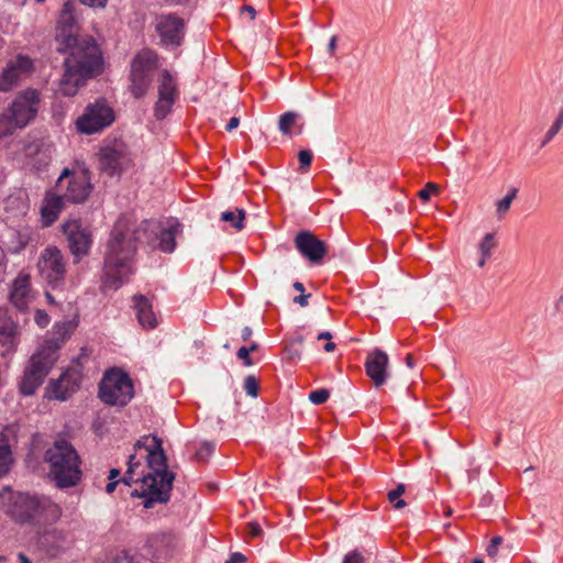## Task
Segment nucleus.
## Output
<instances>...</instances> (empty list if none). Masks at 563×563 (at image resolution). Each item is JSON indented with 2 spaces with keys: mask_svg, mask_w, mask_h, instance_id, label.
I'll return each instance as SVG.
<instances>
[{
  "mask_svg": "<svg viewBox=\"0 0 563 563\" xmlns=\"http://www.w3.org/2000/svg\"><path fill=\"white\" fill-rule=\"evenodd\" d=\"M109 0H79V2L91 9H104Z\"/></svg>",
  "mask_w": 563,
  "mask_h": 563,
  "instance_id": "nucleus-55",
  "label": "nucleus"
},
{
  "mask_svg": "<svg viewBox=\"0 0 563 563\" xmlns=\"http://www.w3.org/2000/svg\"><path fill=\"white\" fill-rule=\"evenodd\" d=\"M157 66L158 54L152 48H144L132 58L129 74V90L133 98L142 99L146 96L152 82L151 73Z\"/></svg>",
  "mask_w": 563,
  "mask_h": 563,
  "instance_id": "nucleus-8",
  "label": "nucleus"
},
{
  "mask_svg": "<svg viewBox=\"0 0 563 563\" xmlns=\"http://www.w3.org/2000/svg\"><path fill=\"white\" fill-rule=\"evenodd\" d=\"M41 274L53 290L63 288L66 268L63 254L58 249L47 247L44 250L42 254Z\"/></svg>",
  "mask_w": 563,
  "mask_h": 563,
  "instance_id": "nucleus-19",
  "label": "nucleus"
},
{
  "mask_svg": "<svg viewBox=\"0 0 563 563\" xmlns=\"http://www.w3.org/2000/svg\"><path fill=\"white\" fill-rule=\"evenodd\" d=\"M183 224L175 217H168L164 220L158 239L153 245V250H159L163 253H173L176 249V236L181 233Z\"/></svg>",
  "mask_w": 563,
  "mask_h": 563,
  "instance_id": "nucleus-25",
  "label": "nucleus"
},
{
  "mask_svg": "<svg viewBox=\"0 0 563 563\" xmlns=\"http://www.w3.org/2000/svg\"><path fill=\"white\" fill-rule=\"evenodd\" d=\"M245 216L246 213H221L220 221L230 223L236 231H241L245 227Z\"/></svg>",
  "mask_w": 563,
  "mask_h": 563,
  "instance_id": "nucleus-37",
  "label": "nucleus"
},
{
  "mask_svg": "<svg viewBox=\"0 0 563 563\" xmlns=\"http://www.w3.org/2000/svg\"><path fill=\"white\" fill-rule=\"evenodd\" d=\"M175 534L167 531L152 533L146 538L145 547L148 553L159 559L167 556L175 547Z\"/></svg>",
  "mask_w": 563,
  "mask_h": 563,
  "instance_id": "nucleus-26",
  "label": "nucleus"
},
{
  "mask_svg": "<svg viewBox=\"0 0 563 563\" xmlns=\"http://www.w3.org/2000/svg\"><path fill=\"white\" fill-rule=\"evenodd\" d=\"M153 438H158L156 434H145L136 440L134 444V450L144 449L147 453L151 450V443H153Z\"/></svg>",
  "mask_w": 563,
  "mask_h": 563,
  "instance_id": "nucleus-49",
  "label": "nucleus"
},
{
  "mask_svg": "<svg viewBox=\"0 0 563 563\" xmlns=\"http://www.w3.org/2000/svg\"><path fill=\"white\" fill-rule=\"evenodd\" d=\"M415 201L409 200L407 197H402L401 200L397 201L394 206L395 211H411Z\"/></svg>",
  "mask_w": 563,
  "mask_h": 563,
  "instance_id": "nucleus-52",
  "label": "nucleus"
},
{
  "mask_svg": "<svg viewBox=\"0 0 563 563\" xmlns=\"http://www.w3.org/2000/svg\"><path fill=\"white\" fill-rule=\"evenodd\" d=\"M30 287L31 280L27 275H20L13 282L9 298L19 312L24 313L27 310Z\"/></svg>",
  "mask_w": 563,
  "mask_h": 563,
  "instance_id": "nucleus-29",
  "label": "nucleus"
},
{
  "mask_svg": "<svg viewBox=\"0 0 563 563\" xmlns=\"http://www.w3.org/2000/svg\"><path fill=\"white\" fill-rule=\"evenodd\" d=\"M247 532L252 538H258L263 534L261 525L256 521L247 523Z\"/></svg>",
  "mask_w": 563,
  "mask_h": 563,
  "instance_id": "nucleus-56",
  "label": "nucleus"
},
{
  "mask_svg": "<svg viewBox=\"0 0 563 563\" xmlns=\"http://www.w3.org/2000/svg\"><path fill=\"white\" fill-rule=\"evenodd\" d=\"M179 97V89L175 76L168 69H162L158 77L157 101L153 114L157 121H163L173 111Z\"/></svg>",
  "mask_w": 563,
  "mask_h": 563,
  "instance_id": "nucleus-17",
  "label": "nucleus"
},
{
  "mask_svg": "<svg viewBox=\"0 0 563 563\" xmlns=\"http://www.w3.org/2000/svg\"><path fill=\"white\" fill-rule=\"evenodd\" d=\"M141 563L140 558L136 554H131L130 551L123 550L121 555L118 558V563Z\"/></svg>",
  "mask_w": 563,
  "mask_h": 563,
  "instance_id": "nucleus-53",
  "label": "nucleus"
},
{
  "mask_svg": "<svg viewBox=\"0 0 563 563\" xmlns=\"http://www.w3.org/2000/svg\"><path fill=\"white\" fill-rule=\"evenodd\" d=\"M115 121V112L103 97L98 98L84 109L81 115L75 121L78 133L84 135L98 134Z\"/></svg>",
  "mask_w": 563,
  "mask_h": 563,
  "instance_id": "nucleus-9",
  "label": "nucleus"
},
{
  "mask_svg": "<svg viewBox=\"0 0 563 563\" xmlns=\"http://www.w3.org/2000/svg\"><path fill=\"white\" fill-rule=\"evenodd\" d=\"M303 342H305L303 336H302L301 334H298V335L294 336V338L289 341V343H288V344H287V346H286V350H287V351H291V349H294V347H296V346H298V347H302Z\"/></svg>",
  "mask_w": 563,
  "mask_h": 563,
  "instance_id": "nucleus-57",
  "label": "nucleus"
},
{
  "mask_svg": "<svg viewBox=\"0 0 563 563\" xmlns=\"http://www.w3.org/2000/svg\"><path fill=\"white\" fill-rule=\"evenodd\" d=\"M62 231L75 263L90 253L93 239L89 227L84 225L80 220L70 219L62 224Z\"/></svg>",
  "mask_w": 563,
  "mask_h": 563,
  "instance_id": "nucleus-15",
  "label": "nucleus"
},
{
  "mask_svg": "<svg viewBox=\"0 0 563 563\" xmlns=\"http://www.w3.org/2000/svg\"><path fill=\"white\" fill-rule=\"evenodd\" d=\"M9 63L13 64V68L21 74H31L34 70V62L26 54H18L14 60H9Z\"/></svg>",
  "mask_w": 563,
  "mask_h": 563,
  "instance_id": "nucleus-35",
  "label": "nucleus"
},
{
  "mask_svg": "<svg viewBox=\"0 0 563 563\" xmlns=\"http://www.w3.org/2000/svg\"><path fill=\"white\" fill-rule=\"evenodd\" d=\"M20 75L13 68V64L8 62L0 74V92L11 91L18 85Z\"/></svg>",
  "mask_w": 563,
  "mask_h": 563,
  "instance_id": "nucleus-33",
  "label": "nucleus"
},
{
  "mask_svg": "<svg viewBox=\"0 0 563 563\" xmlns=\"http://www.w3.org/2000/svg\"><path fill=\"white\" fill-rule=\"evenodd\" d=\"M294 244L301 256L312 264H321L328 253L327 244L309 230H300Z\"/></svg>",
  "mask_w": 563,
  "mask_h": 563,
  "instance_id": "nucleus-20",
  "label": "nucleus"
},
{
  "mask_svg": "<svg viewBox=\"0 0 563 563\" xmlns=\"http://www.w3.org/2000/svg\"><path fill=\"white\" fill-rule=\"evenodd\" d=\"M187 23L176 12L163 13L155 25V32L159 37V45L173 51L183 45L186 35Z\"/></svg>",
  "mask_w": 563,
  "mask_h": 563,
  "instance_id": "nucleus-14",
  "label": "nucleus"
},
{
  "mask_svg": "<svg viewBox=\"0 0 563 563\" xmlns=\"http://www.w3.org/2000/svg\"><path fill=\"white\" fill-rule=\"evenodd\" d=\"M240 124V118L239 117H232L227 125H225V131L227 132H232L233 130H235Z\"/></svg>",
  "mask_w": 563,
  "mask_h": 563,
  "instance_id": "nucleus-62",
  "label": "nucleus"
},
{
  "mask_svg": "<svg viewBox=\"0 0 563 563\" xmlns=\"http://www.w3.org/2000/svg\"><path fill=\"white\" fill-rule=\"evenodd\" d=\"M132 302L136 319L142 328L146 330L156 328L157 319L153 311V305L150 299L142 294H136L132 297Z\"/></svg>",
  "mask_w": 563,
  "mask_h": 563,
  "instance_id": "nucleus-27",
  "label": "nucleus"
},
{
  "mask_svg": "<svg viewBox=\"0 0 563 563\" xmlns=\"http://www.w3.org/2000/svg\"><path fill=\"white\" fill-rule=\"evenodd\" d=\"M18 128L11 122L5 113L0 117V141L12 135Z\"/></svg>",
  "mask_w": 563,
  "mask_h": 563,
  "instance_id": "nucleus-42",
  "label": "nucleus"
},
{
  "mask_svg": "<svg viewBox=\"0 0 563 563\" xmlns=\"http://www.w3.org/2000/svg\"><path fill=\"white\" fill-rule=\"evenodd\" d=\"M9 516L19 525L42 527L53 525L62 516L60 507L44 495L18 493L12 497Z\"/></svg>",
  "mask_w": 563,
  "mask_h": 563,
  "instance_id": "nucleus-4",
  "label": "nucleus"
},
{
  "mask_svg": "<svg viewBox=\"0 0 563 563\" xmlns=\"http://www.w3.org/2000/svg\"><path fill=\"white\" fill-rule=\"evenodd\" d=\"M309 297H311V294H300L294 298V302L301 307H307Z\"/></svg>",
  "mask_w": 563,
  "mask_h": 563,
  "instance_id": "nucleus-61",
  "label": "nucleus"
},
{
  "mask_svg": "<svg viewBox=\"0 0 563 563\" xmlns=\"http://www.w3.org/2000/svg\"><path fill=\"white\" fill-rule=\"evenodd\" d=\"M30 199L29 194L23 188L14 189L4 199V211H29Z\"/></svg>",
  "mask_w": 563,
  "mask_h": 563,
  "instance_id": "nucleus-30",
  "label": "nucleus"
},
{
  "mask_svg": "<svg viewBox=\"0 0 563 563\" xmlns=\"http://www.w3.org/2000/svg\"><path fill=\"white\" fill-rule=\"evenodd\" d=\"M140 481L143 484V488L141 490H132L130 496L132 498H142L144 508L151 509L156 504H167L170 500L172 490L157 484L155 477L143 475Z\"/></svg>",
  "mask_w": 563,
  "mask_h": 563,
  "instance_id": "nucleus-22",
  "label": "nucleus"
},
{
  "mask_svg": "<svg viewBox=\"0 0 563 563\" xmlns=\"http://www.w3.org/2000/svg\"><path fill=\"white\" fill-rule=\"evenodd\" d=\"M48 464V477L58 489L76 487L82 478L81 459L67 440H57L44 454Z\"/></svg>",
  "mask_w": 563,
  "mask_h": 563,
  "instance_id": "nucleus-3",
  "label": "nucleus"
},
{
  "mask_svg": "<svg viewBox=\"0 0 563 563\" xmlns=\"http://www.w3.org/2000/svg\"><path fill=\"white\" fill-rule=\"evenodd\" d=\"M503 542H504L503 537H500V536L493 537L490 539L489 544L487 545V549H486L487 555L490 558H494L497 554L498 548Z\"/></svg>",
  "mask_w": 563,
  "mask_h": 563,
  "instance_id": "nucleus-50",
  "label": "nucleus"
},
{
  "mask_svg": "<svg viewBox=\"0 0 563 563\" xmlns=\"http://www.w3.org/2000/svg\"><path fill=\"white\" fill-rule=\"evenodd\" d=\"M216 445L211 442H203L200 444V446L197 450V457L198 460H206L208 459L213 452H214Z\"/></svg>",
  "mask_w": 563,
  "mask_h": 563,
  "instance_id": "nucleus-47",
  "label": "nucleus"
},
{
  "mask_svg": "<svg viewBox=\"0 0 563 563\" xmlns=\"http://www.w3.org/2000/svg\"><path fill=\"white\" fill-rule=\"evenodd\" d=\"M55 41L58 44L57 52L66 54L82 36L78 34L80 29V16L77 12L76 4L73 0L63 3L56 19Z\"/></svg>",
  "mask_w": 563,
  "mask_h": 563,
  "instance_id": "nucleus-10",
  "label": "nucleus"
},
{
  "mask_svg": "<svg viewBox=\"0 0 563 563\" xmlns=\"http://www.w3.org/2000/svg\"><path fill=\"white\" fill-rule=\"evenodd\" d=\"M98 397L108 406L125 407L134 397V385L122 368L111 367L98 385Z\"/></svg>",
  "mask_w": 563,
  "mask_h": 563,
  "instance_id": "nucleus-5",
  "label": "nucleus"
},
{
  "mask_svg": "<svg viewBox=\"0 0 563 563\" xmlns=\"http://www.w3.org/2000/svg\"><path fill=\"white\" fill-rule=\"evenodd\" d=\"M13 464V454L9 438L4 432H0V477L5 476Z\"/></svg>",
  "mask_w": 563,
  "mask_h": 563,
  "instance_id": "nucleus-31",
  "label": "nucleus"
},
{
  "mask_svg": "<svg viewBox=\"0 0 563 563\" xmlns=\"http://www.w3.org/2000/svg\"><path fill=\"white\" fill-rule=\"evenodd\" d=\"M246 561V556L240 552H234L230 555L225 563H243Z\"/></svg>",
  "mask_w": 563,
  "mask_h": 563,
  "instance_id": "nucleus-60",
  "label": "nucleus"
},
{
  "mask_svg": "<svg viewBox=\"0 0 563 563\" xmlns=\"http://www.w3.org/2000/svg\"><path fill=\"white\" fill-rule=\"evenodd\" d=\"M494 501V496L490 492H486L479 499L478 506L483 508L489 507Z\"/></svg>",
  "mask_w": 563,
  "mask_h": 563,
  "instance_id": "nucleus-58",
  "label": "nucleus"
},
{
  "mask_svg": "<svg viewBox=\"0 0 563 563\" xmlns=\"http://www.w3.org/2000/svg\"><path fill=\"white\" fill-rule=\"evenodd\" d=\"M562 126H563V108L560 110L556 119L554 120V122L552 123V125L550 126L548 132L545 133L540 146L544 147L559 133V131L562 129Z\"/></svg>",
  "mask_w": 563,
  "mask_h": 563,
  "instance_id": "nucleus-38",
  "label": "nucleus"
},
{
  "mask_svg": "<svg viewBox=\"0 0 563 563\" xmlns=\"http://www.w3.org/2000/svg\"><path fill=\"white\" fill-rule=\"evenodd\" d=\"M40 102L38 90L29 87L16 93L4 113L18 129H24L36 118Z\"/></svg>",
  "mask_w": 563,
  "mask_h": 563,
  "instance_id": "nucleus-13",
  "label": "nucleus"
},
{
  "mask_svg": "<svg viewBox=\"0 0 563 563\" xmlns=\"http://www.w3.org/2000/svg\"><path fill=\"white\" fill-rule=\"evenodd\" d=\"M329 397L330 391L327 388H318L309 393V400L313 405H322L329 399Z\"/></svg>",
  "mask_w": 563,
  "mask_h": 563,
  "instance_id": "nucleus-44",
  "label": "nucleus"
},
{
  "mask_svg": "<svg viewBox=\"0 0 563 563\" xmlns=\"http://www.w3.org/2000/svg\"><path fill=\"white\" fill-rule=\"evenodd\" d=\"M76 327L77 324L74 323L73 321L55 322V324L53 325L54 336L45 340L44 343L38 346V349H46V346H56L54 355L56 356L57 361L59 357V350L62 349L66 340L70 338Z\"/></svg>",
  "mask_w": 563,
  "mask_h": 563,
  "instance_id": "nucleus-28",
  "label": "nucleus"
},
{
  "mask_svg": "<svg viewBox=\"0 0 563 563\" xmlns=\"http://www.w3.org/2000/svg\"><path fill=\"white\" fill-rule=\"evenodd\" d=\"M298 118H299V114L294 111H287V112H284L282 115H279L278 129L282 132V134L291 136L292 135L291 129L296 124Z\"/></svg>",
  "mask_w": 563,
  "mask_h": 563,
  "instance_id": "nucleus-34",
  "label": "nucleus"
},
{
  "mask_svg": "<svg viewBox=\"0 0 563 563\" xmlns=\"http://www.w3.org/2000/svg\"><path fill=\"white\" fill-rule=\"evenodd\" d=\"M87 357L82 347L79 355L73 360L76 366L66 368L57 379H51L45 396L59 401L68 400L79 388L82 379V358Z\"/></svg>",
  "mask_w": 563,
  "mask_h": 563,
  "instance_id": "nucleus-11",
  "label": "nucleus"
},
{
  "mask_svg": "<svg viewBox=\"0 0 563 563\" xmlns=\"http://www.w3.org/2000/svg\"><path fill=\"white\" fill-rule=\"evenodd\" d=\"M147 467L151 470L145 476L155 477L156 483L173 490L176 474L168 470L167 455L163 448V440L161 438H153L151 450L146 454Z\"/></svg>",
  "mask_w": 563,
  "mask_h": 563,
  "instance_id": "nucleus-16",
  "label": "nucleus"
},
{
  "mask_svg": "<svg viewBox=\"0 0 563 563\" xmlns=\"http://www.w3.org/2000/svg\"><path fill=\"white\" fill-rule=\"evenodd\" d=\"M406 492L405 484H398L394 489L388 492V500L396 509H402L407 504L404 499H401V496Z\"/></svg>",
  "mask_w": 563,
  "mask_h": 563,
  "instance_id": "nucleus-36",
  "label": "nucleus"
},
{
  "mask_svg": "<svg viewBox=\"0 0 563 563\" xmlns=\"http://www.w3.org/2000/svg\"><path fill=\"white\" fill-rule=\"evenodd\" d=\"M19 344L18 323L13 320L8 309L0 308V346L1 355L13 354Z\"/></svg>",
  "mask_w": 563,
  "mask_h": 563,
  "instance_id": "nucleus-23",
  "label": "nucleus"
},
{
  "mask_svg": "<svg viewBox=\"0 0 563 563\" xmlns=\"http://www.w3.org/2000/svg\"><path fill=\"white\" fill-rule=\"evenodd\" d=\"M517 188H511L504 198L496 202V211H508L511 202L517 197Z\"/></svg>",
  "mask_w": 563,
  "mask_h": 563,
  "instance_id": "nucleus-43",
  "label": "nucleus"
},
{
  "mask_svg": "<svg viewBox=\"0 0 563 563\" xmlns=\"http://www.w3.org/2000/svg\"><path fill=\"white\" fill-rule=\"evenodd\" d=\"M121 213L110 233L103 256L102 274L100 277V290L106 294L117 291L133 274L132 262L136 254V242L153 247L157 241L164 220H143L132 231L128 228V216Z\"/></svg>",
  "mask_w": 563,
  "mask_h": 563,
  "instance_id": "nucleus-1",
  "label": "nucleus"
},
{
  "mask_svg": "<svg viewBox=\"0 0 563 563\" xmlns=\"http://www.w3.org/2000/svg\"><path fill=\"white\" fill-rule=\"evenodd\" d=\"M297 157L299 162L298 170L300 173H306L310 168L313 161L312 151L309 148H302L298 152Z\"/></svg>",
  "mask_w": 563,
  "mask_h": 563,
  "instance_id": "nucleus-40",
  "label": "nucleus"
},
{
  "mask_svg": "<svg viewBox=\"0 0 563 563\" xmlns=\"http://www.w3.org/2000/svg\"><path fill=\"white\" fill-rule=\"evenodd\" d=\"M388 355L380 349H375L367 354L364 363L365 372L376 387H380L386 383L388 378Z\"/></svg>",
  "mask_w": 563,
  "mask_h": 563,
  "instance_id": "nucleus-24",
  "label": "nucleus"
},
{
  "mask_svg": "<svg viewBox=\"0 0 563 563\" xmlns=\"http://www.w3.org/2000/svg\"><path fill=\"white\" fill-rule=\"evenodd\" d=\"M251 353L246 350V346H241L236 352V357L242 361L244 366H252L254 364Z\"/></svg>",
  "mask_w": 563,
  "mask_h": 563,
  "instance_id": "nucleus-51",
  "label": "nucleus"
},
{
  "mask_svg": "<svg viewBox=\"0 0 563 563\" xmlns=\"http://www.w3.org/2000/svg\"><path fill=\"white\" fill-rule=\"evenodd\" d=\"M338 36L333 35L328 43V52L331 56L334 55L336 49Z\"/></svg>",
  "mask_w": 563,
  "mask_h": 563,
  "instance_id": "nucleus-64",
  "label": "nucleus"
},
{
  "mask_svg": "<svg viewBox=\"0 0 563 563\" xmlns=\"http://www.w3.org/2000/svg\"><path fill=\"white\" fill-rule=\"evenodd\" d=\"M128 474H133L135 468L141 465V462L136 460L135 454H131L128 460Z\"/></svg>",
  "mask_w": 563,
  "mask_h": 563,
  "instance_id": "nucleus-59",
  "label": "nucleus"
},
{
  "mask_svg": "<svg viewBox=\"0 0 563 563\" xmlns=\"http://www.w3.org/2000/svg\"><path fill=\"white\" fill-rule=\"evenodd\" d=\"M41 214V224L43 228L51 227L58 219L59 213H40Z\"/></svg>",
  "mask_w": 563,
  "mask_h": 563,
  "instance_id": "nucleus-54",
  "label": "nucleus"
},
{
  "mask_svg": "<svg viewBox=\"0 0 563 563\" xmlns=\"http://www.w3.org/2000/svg\"><path fill=\"white\" fill-rule=\"evenodd\" d=\"M64 75L60 79L64 96L74 97L89 79H95L104 71L103 53L96 38L86 34L66 52Z\"/></svg>",
  "mask_w": 563,
  "mask_h": 563,
  "instance_id": "nucleus-2",
  "label": "nucleus"
},
{
  "mask_svg": "<svg viewBox=\"0 0 563 563\" xmlns=\"http://www.w3.org/2000/svg\"><path fill=\"white\" fill-rule=\"evenodd\" d=\"M439 191V186L434 183H427L423 188H421L418 192H417V196L419 197L420 200L422 201H428L430 200L431 196L437 194Z\"/></svg>",
  "mask_w": 563,
  "mask_h": 563,
  "instance_id": "nucleus-45",
  "label": "nucleus"
},
{
  "mask_svg": "<svg viewBox=\"0 0 563 563\" xmlns=\"http://www.w3.org/2000/svg\"><path fill=\"white\" fill-rule=\"evenodd\" d=\"M243 389L245 393L255 398L260 393V382L254 375H247L243 382Z\"/></svg>",
  "mask_w": 563,
  "mask_h": 563,
  "instance_id": "nucleus-41",
  "label": "nucleus"
},
{
  "mask_svg": "<svg viewBox=\"0 0 563 563\" xmlns=\"http://www.w3.org/2000/svg\"><path fill=\"white\" fill-rule=\"evenodd\" d=\"M495 233H486L478 244L479 253L484 256H492L494 249L496 247Z\"/></svg>",
  "mask_w": 563,
  "mask_h": 563,
  "instance_id": "nucleus-39",
  "label": "nucleus"
},
{
  "mask_svg": "<svg viewBox=\"0 0 563 563\" xmlns=\"http://www.w3.org/2000/svg\"><path fill=\"white\" fill-rule=\"evenodd\" d=\"M67 198L65 195L47 190L38 211H63L66 208Z\"/></svg>",
  "mask_w": 563,
  "mask_h": 563,
  "instance_id": "nucleus-32",
  "label": "nucleus"
},
{
  "mask_svg": "<svg viewBox=\"0 0 563 563\" xmlns=\"http://www.w3.org/2000/svg\"><path fill=\"white\" fill-rule=\"evenodd\" d=\"M34 542L38 551L49 559H56L67 549V533L53 525H46L36 530Z\"/></svg>",
  "mask_w": 563,
  "mask_h": 563,
  "instance_id": "nucleus-18",
  "label": "nucleus"
},
{
  "mask_svg": "<svg viewBox=\"0 0 563 563\" xmlns=\"http://www.w3.org/2000/svg\"><path fill=\"white\" fill-rule=\"evenodd\" d=\"M34 321L40 328L44 329L49 324L51 317L45 310L35 309Z\"/></svg>",
  "mask_w": 563,
  "mask_h": 563,
  "instance_id": "nucleus-48",
  "label": "nucleus"
},
{
  "mask_svg": "<svg viewBox=\"0 0 563 563\" xmlns=\"http://www.w3.org/2000/svg\"><path fill=\"white\" fill-rule=\"evenodd\" d=\"M365 561L366 559L363 551L354 549L344 555L342 563H365Z\"/></svg>",
  "mask_w": 563,
  "mask_h": 563,
  "instance_id": "nucleus-46",
  "label": "nucleus"
},
{
  "mask_svg": "<svg viewBox=\"0 0 563 563\" xmlns=\"http://www.w3.org/2000/svg\"><path fill=\"white\" fill-rule=\"evenodd\" d=\"M241 12L242 13H244V12L249 13L251 20H255L256 14H257L255 8L253 5H251V4H244L243 7H241Z\"/></svg>",
  "mask_w": 563,
  "mask_h": 563,
  "instance_id": "nucleus-63",
  "label": "nucleus"
},
{
  "mask_svg": "<svg viewBox=\"0 0 563 563\" xmlns=\"http://www.w3.org/2000/svg\"><path fill=\"white\" fill-rule=\"evenodd\" d=\"M23 150L26 164L31 166L32 170L36 174L47 170L52 162V154L54 151L53 144L45 142L43 139H37L26 143Z\"/></svg>",
  "mask_w": 563,
  "mask_h": 563,
  "instance_id": "nucleus-21",
  "label": "nucleus"
},
{
  "mask_svg": "<svg viewBox=\"0 0 563 563\" xmlns=\"http://www.w3.org/2000/svg\"><path fill=\"white\" fill-rule=\"evenodd\" d=\"M55 350L56 346L37 349L30 357L19 382V391L22 396L27 397L34 395L38 387L44 383L45 378L57 362L56 356L54 355Z\"/></svg>",
  "mask_w": 563,
  "mask_h": 563,
  "instance_id": "nucleus-6",
  "label": "nucleus"
},
{
  "mask_svg": "<svg viewBox=\"0 0 563 563\" xmlns=\"http://www.w3.org/2000/svg\"><path fill=\"white\" fill-rule=\"evenodd\" d=\"M98 155L99 169L109 177H121L133 166L130 146L122 139H107Z\"/></svg>",
  "mask_w": 563,
  "mask_h": 563,
  "instance_id": "nucleus-7",
  "label": "nucleus"
},
{
  "mask_svg": "<svg viewBox=\"0 0 563 563\" xmlns=\"http://www.w3.org/2000/svg\"><path fill=\"white\" fill-rule=\"evenodd\" d=\"M90 175L86 166H82L79 172L65 167L57 179L56 187L62 190L65 187L64 195L69 203H81L87 200L93 188Z\"/></svg>",
  "mask_w": 563,
  "mask_h": 563,
  "instance_id": "nucleus-12",
  "label": "nucleus"
}]
</instances>
